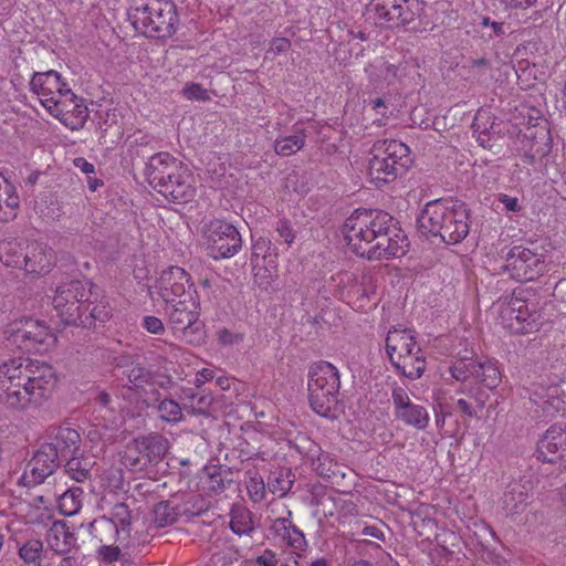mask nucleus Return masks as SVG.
Segmentation results:
<instances>
[{
  "label": "nucleus",
  "instance_id": "nucleus-39",
  "mask_svg": "<svg viewBox=\"0 0 566 566\" xmlns=\"http://www.w3.org/2000/svg\"><path fill=\"white\" fill-rule=\"evenodd\" d=\"M158 417L168 423H177L182 420L184 412L180 405L172 400L165 398L160 400L156 407Z\"/></svg>",
  "mask_w": 566,
  "mask_h": 566
},
{
  "label": "nucleus",
  "instance_id": "nucleus-56",
  "mask_svg": "<svg viewBox=\"0 0 566 566\" xmlns=\"http://www.w3.org/2000/svg\"><path fill=\"white\" fill-rule=\"evenodd\" d=\"M499 202H501L506 211L511 212H520L522 210V205L520 203L518 198L511 197L505 193L499 195Z\"/></svg>",
  "mask_w": 566,
  "mask_h": 566
},
{
  "label": "nucleus",
  "instance_id": "nucleus-64",
  "mask_svg": "<svg viewBox=\"0 0 566 566\" xmlns=\"http://www.w3.org/2000/svg\"><path fill=\"white\" fill-rule=\"evenodd\" d=\"M74 166L80 169L85 175H91L94 172V165L88 163L85 158L78 157L74 159Z\"/></svg>",
  "mask_w": 566,
  "mask_h": 566
},
{
  "label": "nucleus",
  "instance_id": "nucleus-16",
  "mask_svg": "<svg viewBox=\"0 0 566 566\" xmlns=\"http://www.w3.org/2000/svg\"><path fill=\"white\" fill-rule=\"evenodd\" d=\"M59 467L56 450L50 444H42L27 462L21 475L24 486H34L45 481Z\"/></svg>",
  "mask_w": 566,
  "mask_h": 566
},
{
  "label": "nucleus",
  "instance_id": "nucleus-52",
  "mask_svg": "<svg viewBox=\"0 0 566 566\" xmlns=\"http://www.w3.org/2000/svg\"><path fill=\"white\" fill-rule=\"evenodd\" d=\"M111 317V307L108 304L101 303L94 306L88 316L83 317L86 319V324H91V321L105 322Z\"/></svg>",
  "mask_w": 566,
  "mask_h": 566
},
{
  "label": "nucleus",
  "instance_id": "nucleus-11",
  "mask_svg": "<svg viewBox=\"0 0 566 566\" xmlns=\"http://www.w3.org/2000/svg\"><path fill=\"white\" fill-rule=\"evenodd\" d=\"M202 244L213 260L230 259L242 248V239L238 229L221 219L205 223L201 229Z\"/></svg>",
  "mask_w": 566,
  "mask_h": 566
},
{
  "label": "nucleus",
  "instance_id": "nucleus-54",
  "mask_svg": "<svg viewBox=\"0 0 566 566\" xmlns=\"http://www.w3.org/2000/svg\"><path fill=\"white\" fill-rule=\"evenodd\" d=\"M479 25L482 29H490V32L488 33V36H490V38L499 36V35L504 34V25H503V23L496 22V21H492L488 17H482L480 22H479Z\"/></svg>",
  "mask_w": 566,
  "mask_h": 566
},
{
  "label": "nucleus",
  "instance_id": "nucleus-18",
  "mask_svg": "<svg viewBox=\"0 0 566 566\" xmlns=\"http://www.w3.org/2000/svg\"><path fill=\"white\" fill-rule=\"evenodd\" d=\"M391 397L396 419L417 430H423L428 427L429 412L423 406L413 403L403 388L396 387Z\"/></svg>",
  "mask_w": 566,
  "mask_h": 566
},
{
  "label": "nucleus",
  "instance_id": "nucleus-23",
  "mask_svg": "<svg viewBox=\"0 0 566 566\" xmlns=\"http://www.w3.org/2000/svg\"><path fill=\"white\" fill-rule=\"evenodd\" d=\"M55 264V254L43 243L32 242L27 245L24 271L33 274H45Z\"/></svg>",
  "mask_w": 566,
  "mask_h": 566
},
{
  "label": "nucleus",
  "instance_id": "nucleus-10",
  "mask_svg": "<svg viewBox=\"0 0 566 566\" xmlns=\"http://www.w3.org/2000/svg\"><path fill=\"white\" fill-rule=\"evenodd\" d=\"M334 281L343 301L355 311L368 312L377 305L376 280L365 270L340 272Z\"/></svg>",
  "mask_w": 566,
  "mask_h": 566
},
{
  "label": "nucleus",
  "instance_id": "nucleus-33",
  "mask_svg": "<svg viewBox=\"0 0 566 566\" xmlns=\"http://www.w3.org/2000/svg\"><path fill=\"white\" fill-rule=\"evenodd\" d=\"M273 530L282 541L293 551H302L306 545L304 534L286 518H277L273 523Z\"/></svg>",
  "mask_w": 566,
  "mask_h": 566
},
{
  "label": "nucleus",
  "instance_id": "nucleus-5",
  "mask_svg": "<svg viewBox=\"0 0 566 566\" xmlns=\"http://www.w3.org/2000/svg\"><path fill=\"white\" fill-rule=\"evenodd\" d=\"M128 19L136 32L156 39L172 35L179 23L177 8L171 0H134Z\"/></svg>",
  "mask_w": 566,
  "mask_h": 566
},
{
  "label": "nucleus",
  "instance_id": "nucleus-27",
  "mask_svg": "<svg viewBox=\"0 0 566 566\" xmlns=\"http://www.w3.org/2000/svg\"><path fill=\"white\" fill-rule=\"evenodd\" d=\"M252 272L255 284L263 291L273 289L274 282L279 277L277 255L268 256L251 261Z\"/></svg>",
  "mask_w": 566,
  "mask_h": 566
},
{
  "label": "nucleus",
  "instance_id": "nucleus-63",
  "mask_svg": "<svg viewBox=\"0 0 566 566\" xmlns=\"http://www.w3.org/2000/svg\"><path fill=\"white\" fill-rule=\"evenodd\" d=\"M213 376H214V373H213L212 369H210V368H202L201 370H199L196 374L195 385L197 387H200L203 384H206L207 381L211 380L213 378Z\"/></svg>",
  "mask_w": 566,
  "mask_h": 566
},
{
  "label": "nucleus",
  "instance_id": "nucleus-62",
  "mask_svg": "<svg viewBox=\"0 0 566 566\" xmlns=\"http://www.w3.org/2000/svg\"><path fill=\"white\" fill-rule=\"evenodd\" d=\"M507 7L512 9L526 10L536 4L537 0H502Z\"/></svg>",
  "mask_w": 566,
  "mask_h": 566
},
{
  "label": "nucleus",
  "instance_id": "nucleus-13",
  "mask_svg": "<svg viewBox=\"0 0 566 566\" xmlns=\"http://www.w3.org/2000/svg\"><path fill=\"white\" fill-rule=\"evenodd\" d=\"M196 292L189 274L179 266H170L161 271L156 282L149 287L151 300L164 303L178 301L185 297V294Z\"/></svg>",
  "mask_w": 566,
  "mask_h": 566
},
{
  "label": "nucleus",
  "instance_id": "nucleus-55",
  "mask_svg": "<svg viewBox=\"0 0 566 566\" xmlns=\"http://www.w3.org/2000/svg\"><path fill=\"white\" fill-rule=\"evenodd\" d=\"M144 328L151 334H163L165 331V326L160 318L156 316H145L143 319Z\"/></svg>",
  "mask_w": 566,
  "mask_h": 566
},
{
  "label": "nucleus",
  "instance_id": "nucleus-8",
  "mask_svg": "<svg viewBox=\"0 0 566 566\" xmlns=\"http://www.w3.org/2000/svg\"><path fill=\"white\" fill-rule=\"evenodd\" d=\"M308 399L312 409L322 417H333L338 403L339 374L327 361L315 364L308 376Z\"/></svg>",
  "mask_w": 566,
  "mask_h": 566
},
{
  "label": "nucleus",
  "instance_id": "nucleus-7",
  "mask_svg": "<svg viewBox=\"0 0 566 566\" xmlns=\"http://www.w3.org/2000/svg\"><path fill=\"white\" fill-rule=\"evenodd\" d=\"M491 314L505 329L515 334H528L542 325V312L534 301H527L515 294L494 302Z\"/></svg>",
  "mask_w": 566,
  "mask_h": 566
},
{
  "label": "nucleus",
  "instance_id": "nucleus-9",
  "mask_svg": "<svg viewBox=\"0 0 566 566\" xmlns=\"http://www.w3.org/2000/svg\"><path fill=\"white\" fill-rule=\"evenodd\" d=\"M165 304L168 325L174 336L187 344L200 345L205 340V331L199 321L200 302L197 292Z\"/></svg>",
  "mask_w": 566,
  "mask_h": 566
},
{
  "label": "nucleus",
  "instance_id": "nucleus-50",
  "mask_svg": "<svg viewBox=\"0 0 566 566\" xmlns=\"http://www.w3.org/2000/svg\"><path fill=\"white\" fill-rule=\"evenodd\" d=\"M144 444V442H142ZM139 447L140 442L135 440L127 444L124 454L122 455V463L124 467L133 469L139 461Z\"/></svg>",
  "mask_w": 566,
  "mask_h": 566
},
{
  "label": "nucleus",
  "instance_id": "nucleus-21",
  "mask_svg": "<svg viewBox=\"0 0 566 566\" xmlns=\"http://www.w3.org/2000/svg\"><path fill=\"white\" fill-rule=\"evenodd\" d=\"M130 511L126 504H116L111 516L99 517L94 521L93 527L96 532H109L111 538L124 542L129 537L130 532Z\"/></svg>",
  "mask_w": 566,
  "mask_h": 566
},
{
  "label": "nucleus",
  "instance_id": "nucleus-42",
  "mask_svg": "<svg viewBox=\"0 0 566 566\" xmlns=\"http://www.w3.org/2000/svg\"><path fill=\"white\" fill-rule=\"evenodd\" d=\"M368 72L371 77L375 76L374 81L377 82L378 78L381 77L387 84H390L396 77H398V67L384 61H378L371 64Z\"/></svg>",
  "mask_w": 566,
  "mask_h": 566
},
{
  "label": "nucleus",
  "instance_id": "nucleus-28",
  "mask_svg": "<svg viewBox=\"0 0 566 566\" xmlns=\"http://www.w3.org/2000/svg\"><path fill=\"white\" fill-rule=\"evenodd\" d=\"M81 438L76 430L71 428H60L55 436L54 442L49 443L56 450V460L59 458L73 457L78 453Z\"/></svg>",
  "mask_w": 566,
  "mask_h": 566
},
{
  "label": "nucleus",
  "instance_id": "nucleus-19",
  "mask_svg": "<svg viewBox=\"0 0 566 566\" xmlns=\"http://www.w3.org/2000/svg\"><path fill=\"white\" fill-rule=\"evenodd\" d=\"M48 112L72 130L82 128L88 117L84 101L72 91L65 92L64 97L56 102V111L50 108Z\"/></svg>",
  "mask_w": 566,
  "mask_h": 566
},
{
  "label": "nucleus",
  "instance_id": "nucleus-53",
  "mask_svg": "<svg viewBox=\"0 0 566 566\" xmlns=\"http://www.w3.org/2000/svg\"><path fill=\"white\" fill-rule=\"evenodd\" d=\"M99 555L102 557L99 566H114L113 562L117 560L119 557V548L112 545H105L101 547Z\"/></svg>",
  "mask_w": 566,
  "mask_h": 566
},
{
  "label": "nucleus",
  "instance_id": "nucleus-48",
  "mask_svg": "<svg viewBox=\"0 0 566 566\" xmlns=\"http://www.w3.org/2000/svg\"><path fill=\"white\" fill-rule=\"evenodd\" d=\"M185 397L190 398V405L189 407L192 409V412L195 413H209L213 398L210 395H203L197 397L191 392V390L185 391Z\"/></svg>",
  "mask_w": 566,
  "mask_h": 566
},
{
  "label": "nucleus",
  "instance_id": "nucleus-43",
  "mask_svg": "<svg viewBox=\"0 0 566 566\" xmlns=\"http://www.w3.org/2000/svg\"><path fill=\"white\" fill-rule=\"evenodd\" d=\"M399 0H371L369 10L375 12L379 22H392V10L397 9Z\"/></svg>",
  "mask_w": 566,
  "mask_h": 566
},
{
  "label": "nucleus",
  "instance_id": "nucleus-29",
  "mask_svg": "<svg viewBox=\"0 0 566 566\" xmlns=\"http://www.w3.org/2000/svg\"><path fill=\"white\" fill-rule=\"evenodd\" d=\"M423 0H399L397 9L392 10L391 25H407L420 19L424 12Z\"/></svg>",
  "mask_w": 566,
  "mask_h": 566
},
{
  "label": "nucleus",
  "instance_id": "nucleus-61",
  "mask_svg": "<svg viewBox=\"0 0 566 566\" xmlns=\"http://www.w3.org/2000/svg\"><path fill=\"white\" fill-rule=\"evenodd\" d=\"M255 562L259 566H276L279 564L275 554L270 549L258 556Z\"/></svg>",
  "mask_w": 566,
  "mask_h": 566
},
{
  "label": "nucleus",
  "instance_id": "nucleus-1",
  "mask_svg": "<svg viewBox=\"0 0 566 566\" xmlns=\"http://www.w3.org/2000/svg\"><path fill=\"white\" fill-rule=\"evenodd\" d=\"M342 233L348 249L368 260L401 258L409 247L407 235L394 227L392 217L382 210H355L346 218Z\"/></svg>",
  "mask_w": 566,
  "mask_h": 566
},
{
  "label": "nucleus",
  "instance_id": "nucleus-40",
  "mask_svg": "<svg viewBox=\"0 0 566 566\" xmlns=\"http://www.w3.org/2000/svg\"><path fill=\"white\" fill-rule=\"evenodd\" d=\"M304 146L303 135H292L277 138L275 142V151L280 156H291Z\"/></svg>",
  "mask_w": 566,
  "mask_h": 566
},
{
  "label": "nucleus",
  "instance_id": "nucleus-44",
  "mask_svg": "<svg viewBox=\"0 0 566 566\" xmlns=\"http://www.w3.org/2000/svg\"><path fill=\"white\" fill-rule=\"evenodd\" d=\"M245 483L249 496L253 502H260L264 499V481L263 478L256 471H249L247 473Z\"/></svg>",
  "mask_w": 566,
  "mask_h": 566
},
{
  "label": "nucleus",
  "instance_id": "nucleus-36",
  "mask_svg": "<svg viewBox=\"0 0 566 566\" xmlns=\"http://www.w3.org/2000/svg\"><path fill=\"white\" fill-rule=\"evenodd\" d=\"M40 504L33 503L27 505V513L24 520L27 524L43 526L49 528L54 520L53 511L46 506H42L43 499L36 500Z\"/></svg>",
  "mask_w": 566,
  "mask_h": 566
},
{
  "label": "nucleus",
  "instance_id": "nucleus-57",
  "mask_svg": "<svg viewBox=\"0 0 566 566\" xmlns=\"http://www.w3.org/2000/svg\"><path fill=\"white\" fill-rule=\"evenodd\" d=\"M336 505H339V518H346L348 516H355L357 514L356 505L350 501H346L339 497L336 501Z\"/></svg>",
  "mask_w": 566,
  "mask_h": 566
},
{
  "label": "nucleus",
  "instance_id": "nucleus-17",
  "mask_svg": "<svg viewBox=\"0 0 566 566\" xmlns=\"http://www.w3.org/2000/svg\"><path fill=\"white\" fill-rule=\"evenodd\" d=\"M30 86L46 111L50 108L56 111V102L64 97L65 92L71 91L55 71L35 73L31 78Z\"/></svg>",
  "mask_w": 566,
  "mask_h": 566
},
{
  "label": "nucleus",
  "instance_id": "nucleus-58",
  "mask_svg": "<svg viewBox=\"0 0 566 566\" xmlns=\"http://www.w3.org/2000/svg\"><path fill=\"white\" fill-rule=\"evenodd\" d=\"M277 233L284 240V242L291 245L294 242L295 235L290 226V223L285 220H282L277 223Z\"/></svg>",
  "mask_w": 566,
  "mask_h": 566
},
{
  "label": "nucleus",
  "instance_id": "nucleus-41",
  "mask_svg": "<svg viewBox=\"0 0 566 566\" xmlns=\"http://www.w3.org/2000/svg\"><path fill=\"white\" fill-rule=\"evenodd\" d=\"M177 518V513L167 502H160L153 510V521L158 527L171 525Z\"/></svg>",
  "mask_w": 566,
  "mask_h": 566
},
{
  "label": "nucleus",
  "instance_id": "nucleus-30",
  "mask_svg": "<svg viewBox=\"0 0 566 566\" xmlns=\"http://www.w3.org/2000/svg\"><path fill=\"white\" fill-rule=\"evenodd\" d=\"M19 196L13 185L0 174V221H9L15 218L19 208Z\"/></svg>",
  "mask_w": 566,
  "mask_h": 566
},
{
  "label": "nucleus",
  "instance_id": "nucleus-45",
  "mask_svg": "<svg viewBox=\"0 0 566 566\" xmlns=\"http://www.w3.org/2000/svg\"><path fill=\"white\" fill-rule=\"evenodd\" d=\"M43 552V544L39 539H31L24 543L19 549V556L27 564L36 563Z\"/></svg>",
  "mask_w": 566,
  "mask_h": 566
},
{
  "label": "nucleus",
  "instance_id": "nucleus-26",
  "mask_svg": "<svg viewBox=\"0 0 566 566\" xmlns=\"http://www.w3.org/2000/svg\"><path fill=\"white\" fill-rule=\"evenodd\" d=\"M45 539L49 547L59 554L70 552L76 541L74 534L62 520L52 522L50 527L46 530Z\"/></svg>",
  "mask_w": 566,
  "mask_h": 566
},
{
  "label": "nucleus",
  "instance_id": "nucleus-12",
  "mask_svg": "<svg viewBox=\"0 0 566 566\" xmlns=\"http://www.w3.org/2000/svg\"><path fill=\"white\" fill-rule=\"evenodd\" d=\"M88 298L87 283L72 281L57 287L53 306L61 321L66 324L86 325L82 308Z\"/></svg>",
  "mask_w": 566,
  "mask_h": 566
},
{
  "label": "nucleus",
  "instance_id": "nucleus-4",
  "mask_svg": "<svg viewBox=\"0 0 566 566\" xmlns=\"http://www.w3.org/2000/svg\"><path fill=\"white\" fill-rule=\"evenodd\" d=\"M417 223L422 234L440 237L446 243L455 244L469 233L470 213L462 201L439 199L423 207Z\"/></svg>",
  "mask_w": 566,
  "mask_h": 566
},
{
  "label": "nucleus",
  "instance_id": "nucleus-31",
  "mask_svg": "<svg viewBox=\"0 0 566 566\" xmlns=\"http://www.w3.org/2000/svg\"><path fill=\"white\" fill-rule=\"evenodd\" d=\"M391 364L403 376L410 379L420 378L426 369V360L421 354L420 347L412 350L410 354H406L400 360H396Z\"/></svg>",
  "mask_w": 566,
  "mask_h": 566
},
{
  "label": "nucleus",
  "instance_id": "nucleus-3",
  "mask_svg": "<svg viewBox=\"0 0 566 566\" xmlns=\"http://www.w3.org/2000/svg\"><path fill=\"white\" fill-rule=\"evenodd\" d=\"M148 184L167 200L186 203L196 196V179L191 169L168 153L151 156L145 167Z\"/></svg>",
  "mask_w": 566,
  "mask_h": 566
},
{
  "label": "nucleus",
  "instance_id": "nucleus-25",
  "mask_svg": "<svg viewBox=\"0 0 566 566\" xmlns=\"http://www.w3.org/2000/svg\"><path fill=\"white\" fill-rule=\"evenodd\" d=\"M42 325L33 318L13 322L7 329L8 340L19 349L31 350V344Z\"/></svg>",
  "mask_w": 566,
  "mask_h": 566
},
{
  "label": "nucleus",
  "instance_id": "nucleus-60",
  "mask_svg": "<svg viewBox=\"0 0 566 566\" xmlns=\"http://www.w3.org/2000/svg\"><path fill=\"white\" fill-rule=\"evenodd\" d=\"M291 48V43L285 38H275L271 42V46L269 52L273 54H280L282 52H286Z\"/></svg>",
  "mask_w": 566,
  "mask_h": 566
},
{
  "label": "nucleus",
  "instance_id": "nucleus-15",
  "mask_svg": "<svg viewBox=\"0 0 566 566\" xmlns=\"http://www.w3.org/2000/svg\"><path fill=\"white\" fill-rule=\"evenodd\" d=\"M450 371L452 377L460 381L476 378L489 390L495 389L502 381L503 376L499 361L492 358L472 360L463 357L451 367Z\"/></svg>",
  "mask_w": 566,
  "mask_h": 566
},
{
  "label": "nucleus",
  "instance_id": "nucleus-22",
  "mask_svg": "<svg viewBox=\"0 0 566 566\" xmlns=\"http://www.w3.org/2000/svg\"><path fill=\"white\" fill-rule=\"evenodd\" d=\"M489 399V392L481 387L462 385L461 388L457 390L454 411L468 418H476L485 408Z\"/></svg>",
  "mask_w": 566,
  "mask_h": 566
},
{
  "label": "nucleus",
  "instance_id": "nucleus-24",
  "mask_svg": "<svg viewBox=\"0 0 566 566\" xmlns=\"http://www.w3.org/2000/svg\"><path fill=\"white\" fill-rule=\"evenodd\" d=\"M419 346L415 339V333L408 328L390 329L386 337V352L391 363L400 360L406 354H410Z\"/></svg>",
  "mask_w": 566,
  "mask_h": 566
},
{
  "label": "nucleus",
  "instance_id": "nucleus-14",
  "mask_svg": "<svg viewBox=\"0 0 566 566\" xmlns=\"http://www.w3.org/2000/svg\"><path fill=\"white\" fill-rule=\"evenodd\" d=\"M504 270L516 281H533L545 273V256L530 248L513 247L506 255Z\"/></svg>",
  "mask_w": 566,
  "mask_h": 566
},
{
  "label": "nucleus",
  "instance_id": "nucleus-34",
  "mask_svg": "<svg viewBox=\"0 0 566 566\" xmlns=\"http://www.w3.org/2000/svg\"><path fill=\"white\" fill-rule=\"evenodd\" d=\"M455 398L449 389L439 387L433 390V410L436 415V423L439 424V416L446 418L451 416L455 409Z\"/></svg>",
  "mask_w": 566,
  "mask_h": 566
},
{
  "label": "nucleus",
  "instance_id": "nucleus-20",
  "mask_svg": "<svg viewBox=\"0 0 566 566\" xmlns=\"http://www.w3.org/2000/svg\"><path fill=\"white\" fill-rule=\"evenodd\" d=\"M536 457L543 462L566 465V430L560 426L549 427L537 443Z\"/></svg>",
  "mask_w": 566,
  "mask_h": 566
},
{
  "label": "nucleus",
  "instance_id": "nucleus-46",
  "mask_svg": "<svg viewBox=\"0 0 566 566\" xmlns=\"http://www.w3.org/2000/svg\"><path fill=\"white\" fill-rule=\"evenodd\" d=\"M55 342L56 338L53 333L43 324L31 344V350L39 353L46 352Z\"/></svg>",
  "mask_w": 566,
  "mask_h": 566
},
{
  "label": "nucleus",
  "instance_id": "nucleus-38",
  "mask_svg": "<svg viewBox=\"0 0 566 566\" xmlns=\"http://www.w3.org/2000/svg\"><path fill=\"white\" fill-rule=\"evenodd\" d=\"M93 461L88 458L73 455L66 462V472L71 479L83 482L90 478Z\"/></svg>",
  "mask_w": 566,
  "mask_h": 566
},
{
  "label": "nucleus",
  "instance_id": "nucleus-49",
  "mask_svg": "<svg viewBox=\"0 0 566 566\" xmlns=\"http://www.w3.org/2000/svg\"><path fill=\"white\" fill-rule=\"evenodd\" d=\"M103 485L114 492L123 489L124 475L120 469H111L102 475Z\"/></svg>",
  "mask_w": 566,
  "mask_h": 566
},
{
  "label": "nucleus",
  "instance_id": "nucleus-47",
  "mask_svg": "<svg viewBox=\"0 0 566 566\" xmlns=\"http://www.w3.org/2000/svg\"><path fill=\"white\" fill-rule=\"evenodd\" d=\"M277 255L271 240L260 237L253 240L251 261L268 259V256Z\"/></svg>",
  "mask_w": 566,
  "mask_h": 566
},
{
  "label": "nucleus",
  "instance_id": "nucleus-51",
  "mask_svg": "<svg viewBox=\"0 0 566 566\" xmlns=\"http://www.w3.org/2000/svg\"><path fill=\"white\" fill-rule=\"evenodd\" d=\"M182 94L187 99L190 101H207L209 99V94L206 88L202 87V85L197 83H190L187 84L182 88Z\"/></svg>",
  "mask_w": 566,
  "mask_h": 566
},
{
  "label": "nucleus",
  "instance_id": "nucleus-35",
  "mask_svg": "<svg viewBox=\"0 0 566 566\" xmlns=\"http://www.w3.org/2000/svg\"><path fill=\"white\" fill-rule=\"evenodd\" d=\"M83 503V490L78 486L70 488L57 499V507L61 514L73 516L77 514Z\"/></svg>",
  "mask_w": 566,
  "mask_h": 566
},
{
  "label": "nucleus",
  "instance_id": "nucleus-6",
  "mask_svg": "<svg viewBox=\"0 0 566 566\" xmlns=\"http://www.w3.org/2000/svg\"><path fill=\"white\" fill-rule=\"evenodd\" d=\"M409 147L396 139L378 140L373 145L368 159L367 177L376 187L395 181L403 174L410 160Z\"/></svg>",
  "mask_w": 566,
  "mask_h": 566
},
{
  "label": "nucleus",
  "instance_id": "nucleus-32",
  "mask_svg": "<svg viewBox=\"0 0 566 566\" xmlns=\"http://www.w3.org/2000/svg\"><path fill=\"white\" fill-rule=\"evenodd\" d=\"M25 252L27 248L18 240H3L0 242V261L6 266L24 270Z\"/></svg>",
  "mask_w": 566,
  "mask_h": 566
},
{
  "label": "nucleus",
  "instance_id": "nucleus-2",
  "mask_svg": "<svg viewBox=\"0 0 566 566\" xmlns=\"http://www.w3.org/2000/svg\"><path fill=\"white\" fill-rule=\"evenodd\" d=\"M53 366L23 357L0 364V400L11 409L40 407L52 398L59 387Z\"/></svg>",
  "mask_w": 566,
  "mask_h": 566
},
{
  "label": "nucleus",
  "instance_id": "nucleus-37",
  "mask_svg": "<svg viewBox=\"0 0 566 566\" xmlns=\"http://www.w3.org/2000/svg\"><path fill=\"white\" fill-rule=\"evenodd\" d=\"M527 501V492L524 486L515 483L510 486L503 496V505L509 514H517L524 510Z\"/></svg>",
  "mask_w": 566,
  "mask_h": 566
},
{
  "label": "nucleus",
  "instance_id": "nucleus-59",
  "mask_svg": "<svg viewBox=\"0 0 566 566\" xmlns=\"http://www.w3.org/2000/svg\"><path fill=\"white\" fill-rule=\"evenodd\" d=\"M292 480L290 479H276L274 483H271V490L273 493L280 496L286 494L292 488Z\"/></svg>",
  "mask_w": 566,
  "mask_h": 566
}]
</instances>
